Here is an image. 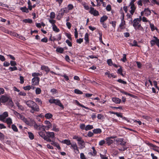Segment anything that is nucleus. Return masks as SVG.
<instances>
[{"instance_id": "44", "label": "nucleus", "mask_w": 159, "mask_h": 159, "mask_svg": "<svg viewBox=\"0 0 159 159\" xmlns=\"http://www.w3.org/2000/svg\"><path fill=\"white\" fill-rule=\"evenodd\" d=\"M42 75L39 73H34L32 74V76L34 77H38V76H41Z\"/></svg>"}, {"instance_id": "58", "label": "nucleus", "mask_w": 159, "mask_h": 159, "mask_svg": "<svg viewBox=\"0 0 159 159\" xmlns=\"http://www.w3.org/2000/svg\"><path fill=\"white\" fill-rule=\"evenodd\" d=\"M83 41V39H78L76 40V42L79 44L81 43Z\"/></svg>"}, {"instance_id": "31", "label": "nucleus", "mask_w": 159, "mask_h": 159, "mask_svg": "<svg viewBox=\"0 0 159 159\" xmlns=\"http://www.w3.org/2000/svg\"><path fill=\"white\" fill-rule=\"evenodd\" d=\"M70 148H72L74 151L78 148L77 146L75 143H74L71 144Z\"/></svg>"}, {"instance_id": "54", "label": "nucleus", "mask_w": 159, "mask_h": 159, "mask_svg": "<svg viewBox=\"0 0 159 159\" xmlns=\"http://www.w3.org/2000/svg\"><path fill=\"white\" fill-rule=\"evenodd\" d=\"M98 119L102 120L104 118V116L101 114H99L98 115Z\"/></svg>"}, {"instance_id": "55", "label": "nucleus", "mask_w": 159, "mask_h": 159, "mask_svg": "<svg viewBox=\"0 0 159 159\" xmlns=\"http://www.w3.org/2000/svg\"><path fill=\"white\" fill-rule=\"evenodd\" d=\"M55 13L54 12H51L50 13V18L53 19L55 17Z\"/></svg>"}, {"instance_id": "51", "label": "nucleus", "mask_w": 159, "mask_h": 159, "mask_svg": "<svg viewBox=\"0 0 159 159\" xmlns=\"http://www.w3.org/2000/svg\"><path fill=\"white\" fill-rule=\"evenodd\" d=\"M31 89V87L30 85H28L23 87V89L25 90H29Z\"/></svg>"}, {"instance_id": "11", "label": "nucleus", "mask_w": 159, "mask_h": 159, "mask_svg": "<svg viewBox=\"0 0 159 159\" xmlns=\"http://www.w3.org/2000/svg\"><path fill=\"white\" fill-rule=\"evenodd\" d=\"M129 7H130L131 10L129 11L130 14L133 15L134 12L136 9V7L134 4H129Z\"/></svg>"}, {"instance_id": "43", "label": "nucleus", "mask_w": 159, "mask_h": 159, "mask_svg": "<svg viewBox=\"0 0 159 159\" xmlns=\"http://www.w3.org/2000/svg\"><path fill=\"white\" fill-rule=\"evenodd\" d=\"M9 70L11 71L16 70H17V68L16 66H14L13 67H10Z\"/></svg>"}, {"instance_id": "18", "label": "nucleus", "mask_w": 159, "mask_h": 159, "mask_svg": "<svg viewBox=\"0 0 159 159\" xmlns=\"http://www.w3.org/2000/svg\"><path fill=\"white\" fill-rule=\"evenodd\" d=\"M114 137H108L106 138L105 139L106 141V143L108 145H111L113 143V140L111 139V138H113Z\"/></svg>"}, {"instance_id": "1", "label": "nucleus", "mask_w": 159, "mask_h": 159, "mask_svg": "<svg viewBox=\"0 0 159 159\" xmlns=\"http://www.w3.org/2000/svg\"><path fill=\"white\" fill-rule=\"evenodd\" d=\"M25 103L29 107L31 108L30 111L31 113H34L35 111H39V106L34 102L31 100H28L25 101Z\"/></svg>"}, {"instance_id": "32", "label": "nucleus", "mask_w": 159, "mask_h": 159, "mask_svg": "<svg viewBox=\"0 0 159 159\" xmlns=\"http://www.w3.org/2000/svg\"><path fill=\"white\" fill-rule=\"evenodd\" d=\"M35 102L39 105L41 106L42 104V102L39 98H36L35 99Z\"/></svg>"}, {"instance_id": "53", "label": "nucleus", "mask_w": 159, "mask_h": 159, "mask_svg": "<svg viewBox=\"0 0 159 159\" xmlns=\"http://www.w3.org/2000/svg\"><path fill=\"white\" fill-rule=\"evenodd\" d=\"M75 38H77L78 36V33L77 30V29L75 28Z\"/></svg>"}, {"instance_id": "35", "label": "nucleus", "mask_w": 159, "mask_h": 159, "mask_svg": "<svg viewBox=\"0 0 159 159\" xmlns=\"http://www.w3.org/2000/svg\"><path fill=\"white\" fill-rule=\"evenodd\" d=\"M137 42L135 40H134L133 42V43H129L130 45L131 46H138L139 47V46L137 45Z\"/></svg>"}, {"instance_id": "5", "label": "nucleus", "mask_w": 159, "mask_h": 159, "mask_svg": "<svg viewBox=\"0 0 159 159\" xmlns=\"http://www.w3.org/2000/svg\"><path fill=\"white\" fill-rule=\"evenodd\" d=\"M8 113L7 111L4 112L2 114L0 115V120L3 122H5V118L8 117Z\"/></svg>"}, {"instance_id": "45", "label": "nucleus", "mask_w": 159, "mask_h": 159, "mask_svg": "<svg viewBox=\"0 0 159 159\" xmlns=\"http://www.w3.org/2000/svg\"><path fill=\"white\" fill-rule=\"evenodd\" d=\"M23 22L31 23L32 22V20L30 19H26L23 20Z\"/></svg>"}, {"instance_id": "9", "label": "nucleus", "mask_w": 159, "mask_h": 159, "mask_svg": "<svg viewBox=\"0 0 159 159\" xmlns=\"http://www.w3.org/2000/svg\"><path fill=\"white\" fill-rule=\"evenodd\" d=\"M44 123L46 125V126H45V130H48L52 126V125L49 121L45 120L44 121Z\"/></svg>"}, {"instance_id": "10", "label": "nucleus", "mask_w": 159, "mask_h": 159, "mask_svg": "<svg viewBox=\"0 0 159 159\" xmlns=\"http://www.w3.org/2000/svg\"><path fill=\"white\" fill-rule=\"evenodd\" d=\"M25 123L27 125H30V126H33L34 128V125H36V122L33 120H30V121L27 120L25 121Z\"/></svg>"}, {"instance_id": "49", "label": "nucleus", "mask_w": 159, "mask_h": 159, "mask_svg": "<svg viewBox=\"0 0 159 159\" xmlns=\"http://www.w3.org/2000/svg\"><path fill=\"white\" fill-rule=\"evenodd\" d=\"M49 21L50 23L52 24V26L55 25V23H56L55 20L52 19H50L49 20Z\"/></svg>"}, {"instance_id": "13", "label": "nucleus", "mask_w": 159, "mask_h": 159, "mask_svg": "<svg viewBox=\"0 0 159 159\" xmlns=\"http://www.w3.org/2000/svg\"><path fill=\"white\" fill-rule=\"evenodd\" d=\"M89 12L91 14H93L94 16H98L99 15L98 11L96 10H94L93 7H91Z\"/></svg>"}, {"instance_id": "3", "label": "nucleus", "mask_w": 159, "mask_h": 159, "mask_svg": "<svg viewBox=\"0 0 159 159\" xmlns=\"http://www.w3.org/2000/svg\"><path fill=\"white\" fill-rule=\"evenodd\" d=\"M46 137L49 139V141L48 140H46L48 142H51V140L50 138L52 139H53L55 138V134L53 132H46Z\"/></svg>"}, {"instance_id": "4", "label": "nucleus", "mask_w": 159, "mask_h": 159, "mask_svg": "<svg viewBox=\"0 0 159 159\" xmlns=\"http://www.w3.org/2000/svg\"><path fill=\"white\" fill-rule=\"evenodd\" d=\"M45 126L43 125L39 124L38 125L36 124V125H34V129L37 130L45 131Z\"/></svg>"}, {"instance_id": "41", "label": "nucleus", "mask_w": 159, "mask_h": 159, "mask_svg": "<svg viewBox=\"0 0 159 159\" xmlns=\"http://www.w3.org/2000/svg\"><path fill=\"white\" fill-rule=\"evenodd\" d=\"M41 92V90L40 88H37L35 90V93L36 94H40Z\"/></svg>"}, {"instance_id": "52", "label": "nucleus", "mask_w": 159, "mask_h": 159, "mask_svg": "<svg viewBox=\"0 0 159 159\" xmlns=\"http://www.w3.org/2000/svg\"><path fill=\"white\" fill-rule=\"evenodd\" d=\"M107 63L110 66H112L113 64L111 59H109L107 60Z\"/></svg>"}, {"instance_id": "38", "label": "nucleus", "mask_w": 159, "mask_h": 159, "mask_svg": "<svg viewBox=\"0 0 159 159\" xmlns=\"http://www.w3.org/2000/svg\"><path fill=\"white\" fill-rule=\"evenodd\" d=\"M117 73L119 74H120L121 75L123 76H124V75L122 73V69L121 67L118 69L117 70Z\"/></svg>"}, {"instance_id": "33", "label": "nucleus", "mask_w": 159, "mask_h": 159, "mask_svg": "<svg viewBox=\"0 0 159 159\" xmlns=\"http://www.w3.org/2000/svg\"><path fill=\"white\" fill-rule=\"evenodd\" d=\"M53 30L56 32H58L60 31V30L58 29L56 25L52 26Z\"/></svg>"}, {"instance_id": "37", "label": "nucleus", "mask_w": 159, "mask_h": 159, "mask_svg": "<svg viewBox=\"0 0 159 159\" xmlns=\"http://www.w3.org/2000/svg\"><path fill=\"white\" fill-rule=\"evenodd\" d=\"M74 93H75L79 94H82L83 93L82 91L77 89H76L74 90Z\"/></svg>"}, {"instance_id": "61", "label": "nucleus", "mask_w": 159, "mask_h": 159, "mask_svg": "<svg viewBox=\"0 0 159 159\" xmlns=\"http://www.w3.org/2000/svg\"><path fill=\"white\" fill-rule=\"evenodd\" d=\"M10 64L11 66H15L16 65V62L14 61H11Z\"/></svg>"}, {"instance_id": "8", "label": "nucleus", "mask_w": 159, "mask_h": 159, "mask_svg": "<svg viewBox=\"0 0 159 159\" xmlns=\"http://www.w3.org/2000/svg\"><path fill=\"white\" fill-rule=\"evenodd\" d=\"M39 78L38 77H34L32 80V84L33 85H36L39 84Z\"/></svg>"}, {"instance_id": "21", "label": "nucleus", "mask_w": 159, "mask_h": 159, "mask_svg": "<svg viewBox=\"0 0 159 159\" xmlns=\"http://www.w3.org/2000/svg\"><path fill=\"white\" fill-rule=\"evenodd\" d=\"M61 142L63 143L66 144L67 145H71L72 144L71 143L69 139H65L62 140Z\"/></svg>"}, {"instance_id": "6", "label": "nucleus", "mask_w": 159, "mask_h": 159, "mask_svg": "<svg viewBox=\"0 0 159 159\" xmlns=\"http://www.w3.org/2000/svg\"><path fill=\"white\" fill-rule=\"evenodd\" d=\"M15 115L17 116L18 118L22 120L24 122L27 119L23 115H22L19 113L15 111L14 112Z\"/></svg>"}, {"instance_id": "27", "label": "nucleus", "mask_w": 159, "mask_h": 159, "mask_svg": "<svg viewBox=\"0 0 159 159\" xmlns=\"http://www.w3.org/2000/svg\"><path fill=\"white\" fill-rule=\"evenodd\" d=\"M93 133L95 134H99L102 132L101 129L99 128L94 129L93 130Z\"/></svg>"}, {"instance_id": "59", "label": "nucleus", "mask_w": 159, "mask_h": 159, "mask_svg": "<svg viewBox=\"0 0 159 159\" xmlns=\"http://www.w3.org/2000/svg\"><path fill=\"white\" fill-rule=\"evenodd\" d=\"M100 156L101 159H108L107 157H106L105 155H103L100 154Z\"/></svg>"}, {"instance_id": "36", "label": "nucleus", "mask_w": 159, "mask_h": 159, "mask_svg": "<svg viewBox=\"0 0 159 159\" xmlns=\"http://www.w3.org/2000/svg\"><path fill=\"white\" fill-rule=\"evenodd\" d=\"M28 134L29 137L30 139L32 140L34 139V136L32 133L31 132H28Z\"/></svg>"}, {"instance_id": "57", "label": "nucleus", "mask_w": 159, "mask_h": 159, "mask_svg": "<svg viewBox=\"0 0 159 159\" xmlns=\"http://www.w3.org/2000/svg\"><path fill=\"white\" fill-rule=\"evenodd\" d=\"M66 35L69 39L70 40H72L71 35L70 33H66Z\"/></svg>"}, {"instance_id": "22", "label": "nucleus", "mask_w": 159, "mask_h": 159, "mask_svg": "<svg viewBox=\"0 0 159 159\" xmlns=\"http://www.w3.org/2000/svg\"><path fill=\"white\" fill-rule=\"evenodd\" d=\"M112 100L116 103H120L121 101L120 99L117 98H112Z\"/></svg>"}, {"instance_id": "7", "label": "nucleus", "mask_w": 159, "mask_h": 159, "mask_svg": "<svg viewBox=\"0 0 159 159\" xmlns=\"http://www.w3.org/2000/svg\"><path fill=\"white\" fill-rule=\"evenodd\" d=\"M115 140L117 142L116 144L117 145H124L126 143V142L124 141L123 139L122 138H118Z\"/></svg>"}, {"instance_id": "26", "label": "nucleus", "mask_w": 159, "mask_h": 159, "mask_svg": "<svg viewBox=\"0 0 159 159\" xmlns=\"http://www.w3.org/2000/svg\"><path fill=\"white\" fill-rule=\"evenodd\" d=\"M75 104L79 106H80L83 108H84L86 109H89V108L88 107H85V106H84V105L81 104L77 100H75Z\"/></svg>"}, {"instance_id": "40", "label": "nucleus", "mask_w": 159, "mask_h": 159, "mask_svg": "<svg viewBox=\"0 0 159 159\" xmlns=\"http://www.w3.org/2000/svg\"><path fill=\"white\" fill-rule=\"evenodd\" d=\"M84 40L86 42H89V34L87 33H86L85 35Z\"/></svg>"}, {"instance_id": "48", "label": "nucleus", "mask_w": 159, "mask_h": 159, "mask_svg": "<svg viewBox=\"0 0 159 159\" xmlns=\"http://www.w3.org/2000/svg\"><path fill=\"white\" fill-rule=\"evenodd\" d=\"M17 106L18 107L19 109L22 111H23L24 110V107L21 105H20L19 103L17 104Z\"/></svg>"}, {"instance_id": "20", "label": "nucleus", "mask_w": 159, "mask_h": 159, "mask_svg": "<svg viewBox=\"0 0 159 159\" xmlns=\"http://www.w3.org/2000/svg\"><path fill=\"white\" fill-rule=\"evenodd\" d=\"M41 69L42 70L45 71L47 73L50 71V69L48 67L45 66H42L41 67Z\"/></svg>"}, {"instance_id": "14", "label": "nucleus", "mask_w": 159, "mask_h": 159, "mask_svg": "<svg viewBox=\"0 0 159 159\" xmlns=\"http://www.w3.org/2000/svg\"><path fill=\"white\" fill-rule=\"evenodd\" d=\"M38 134L42 138H43L44 140L49 141V139L46 137V135H45L44 132L40 131L38 132Z\"/></svg>"}, {"instance_id": "60", "label": "nucleus", "mask_w": 159, "mask_h": 159, "mask_svg": "<svg viewBox=\"0 0 159 159\" xmlns=\"http://www.w3.org/2000/svg\"><path fill=\"white\" fill-rule=\"evenodd\" d=\"M20 83L21 84H23L24 83V77L21 76L20 77Z\"/></svg>"}, {"instance_id": "47", "label": "nucleus", "mask_w": 159, "mask_h": 159, "mask_svg": "<svg viewBox=\"0 0 159 159\" xmlns=\"http://www.w3.org/2000/svg\"><path fill=\"white\" fill-rule=\"evenodd\" d=\"M56 51L58 52L62 53L64 51V49L61 48H58L57 49Z\"/></svg>"}, {"instance_id": "64", "label": "nucleus", "mask_w": 159, "mask_h": 159, "mask_svg": "<svg viewBox=\"0 0 159 159\" xmlns=\"http://www.w3.org/2000/svg\"><path fill=\"white\" fill-rule=\"evenodd\" d=\"M80 157L81 159H86L85 156L83 153H81L80 154Z\"/></svg>"}, {"instance_id": "39", "label": "nucleus", "mask_w": 159, "mask_h": 159, "mask_svg": "<svg viewBox=\"0 0 159 159\" xmlns=\"http://www.w3.org/2000/svg\"><path fill=\"white\" fill-rule=\"evenodd\" d=\"M45 117L48 119L51 118L52 117V115L51 113H47L45 115Z\"/></svg>"}, {"instance_id": "19", "label": "nucleus", "mask_w": 159, "mask_h": 159, "mask_svg": "<svg viewBox=\"0 0 159 159\" xmlns=\"http://www.w3.org/2000/svg\"><path fill=\"white\" fill-rule=\"evenodd\" d=\"M153 38L154 39L150 41V43L151 46H153L156 43V41L157 40V39H158L155 36H153Z\"/></svg>"}, {"instance_id": "42", "label": "nucleus", "mask_w": 159, "mask_h": 159, "mask_svg": "<svg viewBox=\"0 0 159 159\" xmlns=\"http://www.w3.org/2000/svg\"><path fill=\"white\" fill-rule=\"evenodd\" d=\"M11 128L15 132H17L18 131V129L16 126L14 124H13L11 125Z\"/></svg>"}, {"instance_id": "23", "label": "nucleus", "mask_w": 159, "mask_h": 159, "mask_svg": "<svg viewBox=\"0 0 159 159\" xmlns=\"http://www.w3.org/2000/svg\"><path fill=\"white\" fill-rule=\"evenodd\" d=\"M55 104L63 108H64L63 106L61 103L60 101L58 99H56Z\"/></svg>"}, {"instance_id": "34", "label": "nucleus", "mask_w": 159, "mask_h": 159, "mask_svg": "<svg viewBox=\"0 0 159 159\" xmlns=\"http://www.w3.org/2000/svg\"><path fill=\"white\" fill-rule=\"evenodd\" d=\"M93 128V127L92 125H88L85 127V130L86 131H87L92 129Z\"/></svg>"}, {"instance_id": "30", "label": "nucleus", "mask_w": 159, "mask_h": 159, "mask_svg": "<svg viewBox=\"0 0 159 159\" xmlns=\"http://www.w3.org/2000/svg\"><path fill=\"white\" fill-rule=\"evenodd\" d=\"M20 10L23 12L27 13L29 12L28 9L27 8L25 7H20Z\"/></svg>"}, {"instance_id": "15", "label": "nucleus", "mask_w": 159, "mask_h": 159, "mask_svg": "<svg viewBox=\"0 0 159 159\" xmlns=\"http://www.w3.org/2000/svg\"><path fill=\"white\" fill-rule=\"evenodd\" d=\"M144 13V15L146 16H148L150 15L151 13L150 11L148 8L145 9L143 11L141 12V15H143V13Z\"/></svg>"}, {"instance_id": "63", "label": "nucleus", "mask_w": 159, "mask_h": 159, "mask_svg": "<svg viewBox=\"0 0 159 159\" xmlns=\"http://www.w3.org/2000/svg\"><path fill=\"white\" fill-rule=\"evenodd\" d=\"M54 146L56 147L59 150H60L61 149V148L59 144L57 143L56 142L54 144Z\"/></svg>"}, {"instance_id": "29", "label": "nucleus", "mask_w": 159, "mask_h": 159, "mask_svg": "<svg viewBox=\"0 0 159 159\" xmlns=\"http://www.w3.org/2000/svg\"><path fill=\"white\" fill-rule=\"evenodd\" d=\"M5 122L7 123L9 125H10L12 123V119L10 117L7 118L6 120H5Z\"/></svg>"}, {"instance_id": "24", "label": "nucleus", "mask_w": 159, "mask_h": 159, "mask_svg": "<svg viewBox=\"0 0 159 159\" xmlns=\"http://www.w3.org/2000/svg\"><path fill=\"white\" fill-rule=\"evenodd\" d=\"M52 130L56 132H57L59 131V129L57 127V125L55 124H54L52 126Z\"/></svg>"}, {"instance_id": "12", "label": "nucleus", "mask_w": 159, "mask_h": 159, "mask_svg": "<svg viewBox=\"0 0 159 159\" xmlns=\"http://www.w3.org/2000/svg\"><path fill=\"white\" fill-rule=\"evenodd\" d=\"M122 17L121 20V22L120 25L119 27L121 29H123L125 28L124 25H125V21L124 20V15L123 13H122Z\"/></svg>"}, {"instance_id": "56", "label": "nucleus", "mask_w": 159, "mask_h": 159, "mask_svg": "<svg viewBox=\"0 0 159 159\" xmlns=\"http://www.w3.org/2000/svg\"><path fill=\"white\" fill-rule=\"evenodd\" d=\"M117 81L119 82L124 84H126V81H125L122 80L121 79H118L117 80Z\"/></svg>"}, {"instance_id": "62", "label": "nucleus", "mask_w": 159, "mask_h": 159, "mask_svg": "<svg viewBox=\"0 0 159 159\" xmlns=\"http://www.w3.org/2000/svg\"><path fill=\"white\" fill-rule=\"evenodd\" d=\"M66 42L69 46L71 47L72 46V43L70 40H66Z\"/></svg>"}, {"instance_id": "2", "label": "nucleus", "mask_w": 159, "mask_h": 159, "mask_svg": "<svg viewBox=\"0 0 159 159\" xmlns=\"http://www.w3.org/2000/svg\"><path fill=\"white\" fill-rule=\"evenodd\" d=\"M141 19L140 18L134 19L133 21V25L136 30L143 31L144 29L141 25Z\"/></svg>"}, {"instance_id": "25", "label": "nucleus", "mask_w": 159, "mask_h": 159, "mask_svg": "<svg viewBox=\"0 0 159 159\" xmlns=\"http://www.w3.org/2000/svg\"><path fill=\"white\" fill-rule=\"evenodd\" d=\"M107 18L108 17L107 16L104 15L101 18L100 21L101 23H104L105 21L107 20Z\"/></svg>"}, {"instance_id": "28", "label": "nucleus", "mask_w": 159, "mask_h": 159, "mask_svg": "<svg viewBox=\"0 0 159 159\" xmlns=\"http://www.w3.org/2000/svg\"><path fill=\"white\" fill-rule=\"evenodd\" d=\"M105 75H107L109 78H111L112 77L113 78H115L116 76L112 74H111L109 71L105 73Z\"/></svg>"}, {"instance_id": "17", "label": "nucleus", "mask_w": 159, "mask_h": 159, "mask_svg": "<svg viewBox=\"0 0 159 159\" xmlns=\"http://www.w3.org/2000/svg\"><path fill=\"white\" fill-rule=\"evenodd\" d=\"M78 143L80 145V147L81 148H83L84 147V141L82 139V138L81 137L80 139H78Z\"/></svg>"}, {"instance_id": "46", "label": "nucleus", "mask_w": 159, "mask_h": 159, "mask_svg": "<svg viewBox=\"0 0 159 159\" xmlns=\"http://www.w3.org/2000/svg\"><path fill=\"white\" fill-rule=\"evenodd\" d=\"M120 92L121 93L126 95H128L129 96H131V97H132L133 96V95L130 94V93H128L127 92H125L123 90H120Z\"/></svg>"}, {"instance_id": "50", "label": "nucleus", "mask_w": 159, "mask_h": 159, "mask_svg": "<svg viewBox=\"0 0 159 159\" xmlns=\"http://www.w3.org/2000/svg\"><path fill=\"white\" fill-rule=\"evenodd\" d=\"M148 22L150 24V26L151 28V30L152 31L154 30H155V27L153 24L151 23L150 21H148Z\"/></svg>"}, {"instance_id": "16", "label": "nucleus", "mask_w": 159, "mask_h": 159, "mask_svg": "<svg viewBox=\"0 0 159 159\" xmlns=\"http://www.w3.org/2000/svg\"><path fill=\"white\" fill-rule=\"evenodd\" d=\"M8 98L6 96L3 95L0 98V100L2 103H5L8 101Z\"/></svg>"}]
</instances>
